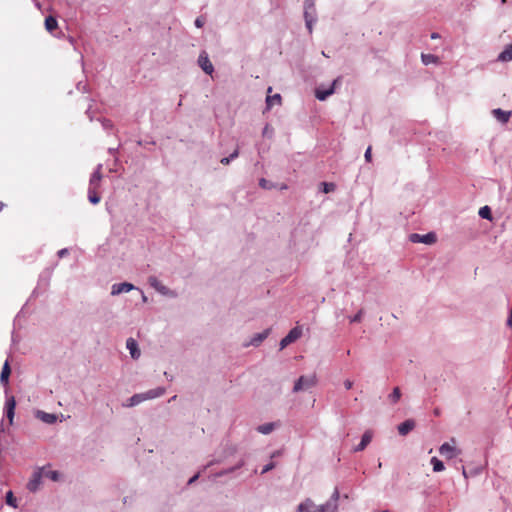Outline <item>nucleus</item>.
<instances>
[{
  "label": "nucleus",
  "instance_id": "obj_1",
  "mask_svg": "<svg viewBox=\"0 0 512 512\" xmlns=\"http://www.w3.org/2000/svg\"><path fill=\"white\" fill-rule=\"evenodd\" d=\"M43 478H44V470L41 467H36L33 470L32 474L26 484L27 490L32 493L37 492L41 488V485L43 483Z\"/></svg>",
  "mask_w": 512,
  "mask_h": 512
},
{
  "label": "nucleus",
  "instance_id": "obj_2",
  "mask_svg": "<svg viewBox=\"0 0 512 512\" xmlns=\"http://www.w3.org/2000/svg\"><path fill=\"white\" fill-rule=\"evenodd\" d=\"M317 383V378L315 375L311 376H301L296 382L293 387L294 392H299L303 389H307L310 387L315 386Z\"/></svg>",
  "mask_w": 512,
  "mask_h": 512
},
{
  "label": "nucleus",
  "instance_id": "obj_3",
  "mask_svg": "<svg viewBox=\"0 0 512 512\" xmlns=\"http://www.w3.org/2000/svg\"><path fill=\"white\" fill-rule=\"evenodd\" d=\"M302 336V329L299 326L292 328L289 333L280 341V350L295 342Z\"/></svg>",
  "mask_w": 512,
  "mask_h": 512
},
{
  "label": "nucleus",
  "instance_id": "obj_4",
  "mask_svg": "<svg viewBox=\"0 0 512 512\" xmlns=\"http://www.w3.org/2000/svg\"><path fill=\"white\" fill-rule=\"evenodd\" d=\"M148 282L157 292L162 295L175 297L176 293L164 286L155 276H150Z\"/></svg>",
  "mask_w": 512,
  "mask_h": 512
},
{
  "label": "nucleus",
  "instance_id": "obj_5",
  "mask_svg": "<svg viewBox=\"0 0 512 512\" xmlns=\"http://www.w3.org/2000/svg\"><path fill=\"white\" fill-rule=\"evenodd\" d=\"M439 453L446 459H453L460 454V450L455 445L445 442L439 447Z\"/></svg>",
  "mask_w": 512,
  "mask_h": 512
},
{
  "label": "nucleus",
  "instance_id": "obj_6",
  "mask_svg": "<svg viewBox=\"0 0 512 512\" xmlns=\"http://www.w3.org/2000/svg\"><path fill=\"white\" fill-rule=\"evenodd\" d=\"M134 289H136V287L131 283H128V282L116 283V284H113L111 287V295L116 296L121 293L130 292Z\"/></svg>",
  "mask_w": 512,
  "mask_h": 512
},
{
  "label": "nucleus",
  "instance_id": "obj_7",
  "mask_svg": "<svg viewBox=\"0 0 512 512\" xmlns=\"http://www.w3.org/2000/svg\"><path fill=\"white\" fill-rule=\"evenodd\" d=\"M338 80L339 79H335L327 89L317 88L315 92L316 98L320 101L326 100L330 95L334 93L335 85L338 82Z\"/></svg>",
  "mask_w": 512,
  "mask_h": 512
},
{
  "label": "nucleus",
  "instance_id": "obj_8",
  "mask_svg": "<svg viewBox=\"0 0 512 512\" xmlns=\"http://www.w3.org/2000/svg\"><path fill=\"white\" fill-rule=\"evenodd\" d=\"M198 64L203 69V71L209 75H211L214 71V67L209 60V57L206 52H202L198 58Z\"/></svg>",
  "mask_w": 512,
  "mask_h": 512
},
{
  "label": "nucleus",
  "instance_id": "obj_9",
  "mask_svg": "<svg viewBox=\"0 0 512 512\" xmlns=\"http://www.w3.org/2000/svg\"><path fill=\"white\" fill-rule=\"evenodd\" d=\"M16 401L14 396H8L5 401V413L7 418L9 419V423H13V418L15 414Z\"/></svg>",
  "mask_w": 512,
  "mask_h": 512
},
{
  "label": "nucleus",
  "instance_id": "obj_10",
  "mask_svg": "<svg viewBox=\"0 0 512 512\" xmlns=\"http://www.w3.org/2000/svg\"><path fill=\"white\" fill-rule=\"evenodd\" d=\"M101 170H102V164H98L94 173L91 175L88 189L97 190L99 188L100 182L102 179Z\"/></svg>",
  "mask_w": 512,
  "mask_h": 512
},
{
  "label": "nucleus",
  "instance_id": "obj_11",
  "mask_svg": "<svg viewBox=\"0 0 512 512\" xmlns=\"http://www.w3.org/2000/svg\"><path fill=\"white\" fill-rule=\"evenodd\" d=\"M270 331L271 329L268 328L263 332L256 333L251 337L250 341L247 344H245V346H259L269 336Z\"/></svg>",
  "mask_w": 512,
  "mask_h": 512
},
{
  "label": "nucleus",
  "instance_id": "obj_12",
  "mask_svg": "<svg viewBox=\"0 0 512 512\" xmlns=\"http://www.w3.org/2000/svg\"><path fill=\"white\" fill-rule=\"evenodd\" d=\"M304 17H305L306 27H307L308 31L311 33L312 25L316 21L315 8L311 9L310 6L305 7Z\"/></svg>",
  "mask_w": 512,
  "mask_h": 512
},
{
  "label": "nucleus",
  "instance_id": "obj_13",
  "mask_svg": "<svg viewBox=\"0 0 512 512\" xmlns=\"http://www.w3.org/2000/svg\"><path fill=\"white\" fill-rule=\"evenodd\" d=\"M298 512H319V506L308 498L299 504Z\"/></svg>",
  "mask_w": 512,
  "mask_h": 512
},
{
  "label": "nucleus",
  "instance_id": "obj_14",
  "mask_svg": "<svg viewBox=\"0 0 512 512\" xmlns=\"http://www.w3.org/2000/svg\"><path fill=\"white\" fill-rule=\"evenodd\" d=\"M165 392H166V390L164 387H157L155 389H151L146 392H143L142 395H143L144 401H146V400H151V399L161 397L162 395L165 394Z\"/></svg>",
  "mask_w": 512,
  "mask_h": 512
},
{
  "label": "nucleus",
  "instance_id": "obj_15",
  "mask_svg": "<svg viewBox=\"0 0 512 512\" xmlns=\"http://www.w3.org/2000/svg\"><path fill=\"white\" fill-rule=\"evenodd\" d=\"M126 347L130 352V355L133 359H138L140 357V350L138 348V344L136 340L133 338H128L126 341Z\"/></svg>",
  "mask_w": 512,
  "mask_h": 512
},
{
  "label": "nucleus",
  "instance_id": "obj_16",
  "mask_svg": "<svg viewBox=\"0 0 512 512\" xmlns=\"http://www.w3.org/2000/svg\"><path fill=\"white\" fill-rule=\"evenodd\" d=\"M44 470V478H48L54 482H57L61 479V475L57 470H52L51 465H45L41 467Z\"/></svg>",
  "mask_w": 512,
  "mask_h": 512
},
{
  "label": "nucleus",
  "instance_id": "obj_17",
  "mask_svg": "<svg viewBox=\"0 0 512 512\" xmlns=\"http://www.w3.org/2000/svg\"><path fill=\"white\" fill-rule=\"evenodd\" d=\"M372 437H373L372 432L370 430L366 431L362 435L360 443L354 448V451L358 452V451L364 450L368 446V444L371 442Z\"/></svg>",
  "mask_w": 512,
  "mask_h": 512
},
{
  "label": "nucleus",
  "instance_id": "obj_18",
  "mask_svg": "<svg viewBox=\"0 0 512 512\" xmlns=\"http://www.w3.org/2000/svg\"><path fill=\"white\" fill-rule=\"evenodd\" d=\"M493 116L501 123H507L510 119L511 112L510 111H504L500 108L493 109L492 110Z\"/></svg>",
  "mask_w": 512,
  "mask_h": 512
},
{
  "label": "nucleus",
  "instance_id": "obj_19",
  "mask_svg": "<svg viewBox=\"0 0 512 512\" xmlns=\"http://www.w3.org/2000/svg\"><path fill=\"white\" fill-rule=\"evenodd\" d=\"M10 373H11V369H10V366H9V362H8V360H6L4 365H3V367H2V371H1V374H0V383L2 385H4V386L8 385Z\"/></svg>",
  "mask_w": 512,
  "mask_h": 512
},
{
  "label": "nucleus",
  "instance_id": "obj_20",
  "mask_svg": "<svg viewBox=\"0 0 512 512\" xmlns=\"http://www.w3.org/2000/svg\"><path fill=\"white\" fill-rule=\"evenodd\" d=\"M415 427V422L411 419L409 420H406L404 422H402L399 426H398V432L399 434L401 435H406L408 434L411 430H413Z\"/></svg>",
  "mask_w": 512,
  "mask_h": 512
},
{
  "label": "nucleus",
  "instance_id": "obj_21",
  "mask_svg": "<svg viewBox=\"0 0 512 512\" xmlns=\"http://www.w3.org/2000/svg\"><path fill=\"white\" fill-rule=\"evenodd\" d=\"M37 417L40 420H42L43 422L47 423V424H53L57 420V417H56L55 414L46 413V412H43V411H38L37 412Z\"/></svg>",
  "mask_w": 512,
  "mask_h": 512
},
{
  "label": "nucleus",
  "instance_id": "obj_22",
  "mask_svg": "<svg viewBox=\"0 0 512 512\" xmlns=\"http://www.w3.org/2000/svg\"><path fill=\"white\" fill-rule=\"evenodd\" d=\"M144 402V398L142 393L134 394L131 396L127 402L124 404L125 407H134Z\"/></svg>",
  "mask_w": 512,
  "mask_h": 512
},
{
  "label": "nucleus",
  "instance_id": "obj_23",
  "mask_svg": "<svg viewBox=\"0 0 512 512\" xmlns=\"http://www.w3.org/2000/svg\"><path fill=\"white\" fill-rule=\"evenodd\" d=\"M498 60L502 62L512 61V45H508L499 54Z\"/></svg>",
  "mask_w": 512,
  "mask_h": 512
},
{
  "label": "nucleus",
  "instance_id": "obj_24",
  "mask_svg": "<svg viewBox=\"0 0 512 512\" xmlns=\"http://www.w3.org/2000/svg\"><path fill=\"white\" fill-rule=\"evenodd\" d=\"M58 27V22L55 17L48 16L45 19V28L48 32L52 33Z\"/></svg>",
  "mask_w": 512,
  "mask_h": 512
},
{
  "label": "nucleus",
  "instance_id": "obj_25",
  "mask_svg": "<svg viewBox=\"0 0 512 512\" xmlns=\"http://www.w3.org/2000/svg\"><path fill=\"white\" fill-rule=\"evenodd\" d=\"M338 504H334L333 502H326L323 505L319 506V512H337Z\"/></svg>",
  "mask_w": 512,
  "mask_h": 512
},
{
  "label": "nucleus",
  "instance_id": "obj_26",
  "mask_svg": "<svg viewBox=\"0 0 512 512\" xmlns=\"http://www.w3.org/2000/svg\"><path fill=\"white\" fill-rule=\"evenodd\" d=\"M275 104L276 105H280L281 104V96H280V94H275L273 96H267V98H266L267 108L270 109Z\"/></svg>",
  "mask_w": 512,
  "mask_h": 512
},
{
  "label": "nucleus",
  "instance_id": "obj_27",
  "mask_svg": "<svg viewBox=\"0 0 512 512\" xmlns=\"http://www.w3.org/2000/svg\"><path fill=\"white\" fill-rule=\"evenodd\" d=\"M430 463L434 472H442L445 469L443 462L437 457H432Z\"/></svg>",
  "mask_w": 512,
  "mask_h": 512
},
{
  "label": "nucleus",
  "instance_id": "obj_28",
  "mask_svg": "<svg viewBox=\"0 0 512 512\" xmlns=\"http://www.w3.org/2000/svg\"><path fill=\"white\" fill-rule=\"evenodd\" d=\"M274 430V423H265L257 427V431L261 434L267 435Z\"/></svg>",
  "mask_w": 512,
  "mask_h": 512
},
{
  "label": "nucleus",
  "instance_id": "obj_29",
  "mask_svg": "<svg viewBox=\"0 0 512 512\" xmlns=\"http://www.w3.org/2000/svg\"><path fill=\"white\" fill-rule=\"evenodd\" d=\"M88 199L92 204H98L100 202V196L97 193V190L88 189Z\"/></svg>",
  "mask_w": 512,
  "mask_h": 512
},
{
  "label": "nucleus",
  "instance_id": "obj_30",
  "mask_svg": "<svg viewBox=\"0 0 512 512\" xmlns=\"http://www.w3.org/2000/svg\"><path fill=\"white\" fill-rule=\"evenodd\" d=\"M421 58H422V62L425 65H429V64L438 62V58L432 54H422Z\"/></svg>",
  "mask_w": 512,
  "mask_h": 512
},
{
  "label": "nucleus",
  "instance_id": "obj_31",
  "mask_svg": "<svg viewBox=\"0 0 512 512\" xmlns=\"http://www.w3.org/2000/svg\"><path fill=\"white\" fill-rule=\"evenodd\" d=\"M436 241V236L434 233H428L426 235H422L420 238V242L425 244H432Z\"/></svg>",
  "mask_w": 512,
  "mask_h": 512
},
{
  "label": "nucleus",
  "instance_id": "obj_32",
  "mask_svg": "<svg viewBox=\"0 0 512 512\" xmlns=\"http://www.w3.org/2000/svg\"><path fill=\"white\" fill-rule=\"evenodd\" d=\"M401 398V391L399 387H395L392 391V393L389 395V399L392 403H396Z\"/></svg>",
  "mask_w": 512,
  "mask_h": 512
},
{
  "label": "nucleus",
  "instance_id": "obj_33",
  "mask_svg": "<svg viewBox=\"0 0 512 512\" xmlns=\"http://www.w3.org/2000/svg\"><path fill=\"white\" fill-rule=\"evenodd\" d=\"M6 503L13 508L17 507V501L12 491L6 493Z\"/></svg>",
  "mask_w": 512,
  "mask_h": 512
},
{
  "label": "nucleus",
  "instance_id": "obj_34",
  "mask_svg": "<svg viewBox=\"0 0 512 512\" xmlns=\"http://www.w3.org/2000/svg\"><path fill=\"white\" fill-rule=\"evenodd\" d=\"M479 216L483 219H491V210L488 206L481 207L479 210Z\"/></svg>",
  "mask_w": 512,
  "mask_h": 512
},
{
  "label": "nucleus",
  "instance_id": "obj_35",
  "mask_svg": "<svg viewBox=\"0 0 512 512\" xmlns=\"http://www.w3.org/2000/svg\"><path fill=\"white\" fill-rule=\"evenodd\" d=\"M239 155L238 149H236L233 153L230 154L228 157H224L221 159V163L224 165H228L233 159L237 158Z\"/></svg>",
  "mask_w": 512,
  "mask_h": 512
},
{
  "label": "nucleus",
  "instance_id": "obj_36",
  "mask_svg": "<svg viewBox=\"0 0 512 512\" xmlns=\"http://www.w3.org/2000/svg\"><path fill=\"white\" fill-rule=\"evenodd\" d=\"M321 186L323 187L324 193L332 192L335 189V185L333 183L323 182V183H321Z\"/></svg>",
  "mask_w": 512,
  "mask_h": 512
},
{
  "label": "nucleus",
  "instance_id": "obj_37",
  "mask_svg": "<svg viewBox=\"0 0 512 512\" xmlns=\"http://www.w3.org/2000/svg\"><path fill=\"white\" fill-rule=\"evenodd\" d=\"M243 465H244V461H243V460H241V461H240V462H239L235 467H233V468H230V469H228V470H224V471L220 472V473L218 474V476H223V475H226V474H228V473H231V472H233L235 469L240 468V467H242Z\"/></svg>",
  "mask_w": 512,
  "mask_h": 512
},
{
  "label": "nucleus",
  "instance_id": "obj_38",
  "mask_svg": "<svg viewBox=\"0 0 512 512\" xmlns=\"http://www.w3.org/2000/svg\"><path fill=\"white\" fill-rule=\"evenodd\" d=\"M363 310H359L357 314L349 318L351 323L360 322L362 320Z\"/></svg>",
  "mask_w": 512,
  "mask_h": 512
},
{
  "label": "nucleus",
  "instance_id": "obj_39",
  "mask_svg": "<svg viewBox=\"0 0 512 512\" xmlns=\"http://www.w3.org/2000/svg\"><path fill=\"white\" fill-rule=\"evenodd\" d=\"M339 491L337 488H335L333 494L331 495V498L328 502H333L334 504H337L338 500H339Z\"/></svg>",
  "mask_w": 512,
  "mask_h": 512
},
{
  "label": "nucleus",
  "instance_id": "obj_40",
  "mask_svg": "<svg viewBox=\"0 0 512 512\" xmlns=\"http://www.w3.org/2000/svg\"><path fill=\"white\" fill-rule=\"evenodd\" d=\"M274 463L273 462H270L268 463L267 465H265L261 471V474H265L267 473L268 471L272 470L274 468Z\"/></svg>",
  "mask_w": 512,
  "mask_h": 512
},
{
  "label": "nucleus",
  "instance_id": "obj_41",
  "mask_svg": "<svg viewBox=\"0 0 512 512\" xmlns=\"http://www.w3.org/2000/svg\"><path fill=\"white\" fill-rule=\"evenodd\" d=\"M259 185L262 188H264V189H270L271 188V185L269 184V182L266 179H264V178L260 179Z\"/></svg>",
  "mask_w": 512,
  "mask_h": 512
},
{
  "label": "nucleus",
  "instance_id": "obj_42",
  "mask_svg": "<svg viewBox=\"0 0 512 512\" xmlns=\"http://www.w3.org/2000/svg\"><path fill=\"white\" fill-rule=\"evenodd\" d=\"M364 157H365V160L367 162H370L371 161V157H372V154H371V147H368L365 151V154H364Z\"/></svg>",
  "mask_w": 512,
  "mask_h": 512
},
{
  "label": "nucleus",
  "instance_id": "obj_43",
  "mask_svg": "<svg viewBox=\"0 0 512 512\" xmlns=\"http://www.w3.org/2000/svg\"><path fill=\"white\" fill-rule=\"evenodd\" d=\"M272 132H273V129L269 125H266L263 129L264 136L271 135Z\"/></svg>",
  "mask_w": 512,
  "mask_h": 512
},
{
  "label": "nucleus",
  "instance_id": "obj_44",
  "mask_svg": "<svg viewBox=\"0 0 512 512\" xmlns=\"http://www.w3.org/2000/svg\"><path fill=\"white\" fill-rule=\"evenodd\" d=\"M344 387L347 390H350L353 387V382L351 380H349V379L345 380L344 381Z\"/></svg>",
  "mask_w": 512,
  "mask_h": 512
},
{
  "label": "nucleus",
  "instance_id": "obj_45",
  "mask_svg": "<svg viewBox=\"0 0 512 512\" xmlns=\"http://www.w3.org/2000/svg\"><path fill=\"white\" fill-rule=\"evenodd\" d=\"M68 252H69V251H68V249H67V248H63V249H61V250H59V251H58V256H59L60 258H62V257H64V256H66V255L68 254Z\"/></svg>",
  "mask_w": 512,
  "mask_h": 512
},
{
  "label": "nucleus",
  "instance_id": "obj_46",
  "mask_svg": "<svg viewBox=\"0 0 512 512\" xmlns=\"http://www.w3.org/2000/svg\"><path fill=\"white\" fill-rule=\"evenodd\" d=\"M310 6L311 9L315 8V0H306L305 7Z\"/></svg>",
  "mask_w": 512,
  "mask_h": 512
},
{
  "label": "nucleus",
  "instance_id": "obj_47",
  "mask_svg": "<svg viewBox=\"0 0 512 512\" xmlns=\"http://www.w3.org/2000/svg\"><path fill=\"white\" fill-rule=\"evenodd\" d=\"M420 238H421V235H419V234H413V235L411 236V239H412V241H414V242H420Z\"/></svg>",
  "mask_w": 512,
  "mask_h": 512
},
{
  "label": "nucleus",
  "instance_id": "obj_48",
  "mask_svg": "<svg viewBox=\"0 0 512 512\" xmlns=\"http://www.w3.org/2000/svg\"><path fill=\"white\" fill-rule=\"evenodd\" d=\"M203 24H204V22H203V20H202L201 18H197V19L195 20V25H196L197 27H199V28H200V27H202V26H203Z\"/></svg>",
  "mask_w": 512,
  "mask_h": 512
},
{
  "label": "nucleus",
  "instance_id": "obj_49",
  "mask_svg": "<svg viewBox=\"0 0 512 512\" xmlns=\"http://www.w3.org/2000/svg\"><path fill=\"white\" fill-rule=\"evenodd\" d=\"M198 477H199V473H197L192 478H190L188 481V484H192L193 482H195L198 479Z\"/></svg>",
  "mask_w": 512,
  "mask_h": 512
},
{
  "label": "nucleus",
  "instance_id": "obj_50",
  "mask_svg": "<svg viewBox=\"0 0 512 512\" xmlns=\"http://www.w3.org/2000/svg\"><path fill=\"white\" fill-rule=\"evenodd\" d=\"M141 295H142V301L144 303H146L148 301V299H147L146 295L143 293V291H141Z\"/></svg>",
  "mask_w": 512,
  "mask_h": 512
},
{
  "label": "nucleus",
  "instance_id": "obj_51",
  "mask_svg": "<svg viewBox=\"0 0 512 512\" xmlns=\"http://www.w3.org/2000/svg\"><path fill=\"white\" fill-rule=\"evenodd\" d=\"M34 3H35V6L38 8V9H41V4L37 1V0H33Z\"/></svg>",
  "mask_w": 512,
  "mask_h": 512
},
{
  "label": "nucleus",
  "instance_id": "obj_52",
  "mask_svg": "<svg viewBox=\"0 0 512 512\" xmlns=\"http://www.w3.org/2000/svg\"><path fill=\"white\" fill-rule=\"evenodd\" d=\"M462 474H463V476H464L465 478H467V473H466V470H465V468H464V467L462 468Z\"/></svg>",
  "mask_w": 512,
  "mask_h": 512
},
{
  "label": "nucleus",
  "instance_id": "obj_53",
  "mask_svg": "<svg viewBox=\"0 0 512 512\" xmlns=\"http://www.w3.org/2000/svg\"><path fill=\"white\" fill-rule=\"evenodd\" d=\"M431 37H432V38H438V34L433 33V34L431 35Z\"/></svg>",
  "mask_w": 512,
  "mask_h": 512
},
{
  "label": "nucleus",
  "instance_id": "obj_54",
  "mask_svg": "<svg viewBox=\"0 0 512 512\" xmlns=\"http://www.w3.org/2000/svg\"><path fill=\"white\" fill-rule=\"evenodd\" d=\"M3 207H4L3 202H0V210H2V209H3Z\"/></svg>",
  "mask_w": 512,
  "mask_h": 512
},
{
  "label": "nucleus",
  "instance_id": "obj_55",
  "mask_svg": "<svg viewBox=\"0 0 512 512\" xmlns=\"http://www.w3.org/2000/svg\"><path fill=\"white\" fill-rule=\"evenodd\" d=\"M175 399H176V396H173V397L169 400V402L174 401Z\"/></svg>",
  "mask_w": 512,
  "mask_h": 512
}]
</instances>
